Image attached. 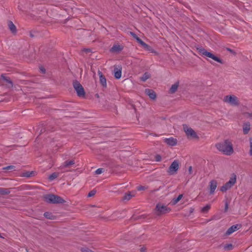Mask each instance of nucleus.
<instances>
[{"label": "nucleus", "mask_w": 252, "mask_h": 252, "mask_svg": "<svg viewBox=\"0 0 252 252\" xmlns=\"http://www.w3.org/2000/svg\"><path fill=\"white\" fill-rule=\"evenodd\" d=\"M217 149L224 155L230 156L233 153V148L231 140L227 139L216 145Z\"/></svg>", "instance_id": "obj_1"}, {"label": "nucleus", "mask_w": 252, "mask_h": 252, "mask_svg": "<svg viewBox=\"0 0 252 252\" xmlns=\"http://www.w3.org/2000/svg\"><path fill=\"white\" fill-rule=\"evenodd\" d=\"M237 176L236 174H233L230 176L229 180L224 185L221 187L220 190L222 192H225L230 189L236 183Z\"/></svg>", "instance_id": "obj_2"}, {"label": "nucleus", "mask_w": 252, "mask_h": 252, "mask_svg": "<svg viewBox=\"0 0 252 252\" xmlns=\"http://www.w3.org/2000/svg\"><path fill=\"white\" fill-rule=\"evenodd\" d=\"M223 101L230 105L236 106L239 104V101L237 97L233 94H229L225 95Z\"/></svg>", "instance_id": "obj_3"}, {"label": "nucleus", "mask_w": 252, "mask_h": 252, "mask_svg": "<svg viewBox=\"0 0 252 252\" xmlns=\"http://www.w3.org/2000/svg\"><path fill=\"white\" fill-rule=\"evenodd\" d=\"M44 199L46 202L52 203H63L64 202L63 198L52 194H49L44 196Z\"/></svg>", "instance_id": "obj_4"}, {"label": "nucleus", "mask_w": 252, "mask_h": 252, "mask_svg": "<svg viewBox=\"0 0 252 252\" xmlns=\"http://www.w3.org/2000/svg\"><path fill=\"white\" fill-rule=\"evenodd\" d=\"M197 50L201 55H204L207 57L212 59L213 60H214L218 63H222V61L220 58H219L218 57L216 56L215 55H214L212 53L208 52L207 50H206L203 48L199 47V48H197Z\"/></svg>", "instance_id": "obj_5"}, {"label": "nucleus", "mask_w": 252, "mask_h": 252, "mask_svg": "<svg viewBox=\"0 0 252 252\" xmlns=\"http://www.w3.org/2000/svg\"><path fill=\"white\" fill-rule=\"evenodd\" d=\"M183 129L188 138L195 139L198 138L196 133L189 126L184 125H183Z\"/></svg>", "instance_id": "obj_6"}, {"label": "nucleus", "mask_w": 252, "mask_h": 252, "mask_svg": "<svg viewBox=\"0 0 252 252\" xmlns=\"http://www.w3.org/2000/svg\"><path fill=\"white\" fill-rule=\"evenodd\" d=\"M73 87L79 97L84 96L85 93L84 88L78 82H74L73 83Z\"/></svg>", "instance_id": "obj_7"}, {"label": "nucleus", "mask_w": 252, "mask_h": 252, "mask_svg": "<svg viewBox=\"0 0 252 252\" xmlns=\"http://www.w3.org/2000/svg\"><path fill=\"white\" fill-rule=\"evenodd\" d=\"M179 168V163L177 160H174L171 164L168 169V173L170 175L176 174Z\"/></svg>", "instance_id": "obj_8"}, {"label": "nucleus", "mask_w": 252, "mask_h": 252, "mask_svg": "<svg viewBox=\"0 0 252 252\" xmlns=\"http://www.w3.org/2000/svg\"><path fill=\"white\" fill-rule=\"evenodd\" d=\"M218 185V181L216 180H212L209 183V192L210 194H213L217 188Z\"/></svg>", "instance_id": "obj_9"}, {"label": "nucleus", "mask_w": 252, "mask_h": 252, "mask_svg": "<svg viewBox=\"0 0 252 252\" xmlns=\"http://www.w3.org/2000/svg\"><path fill=\"white\" fill-rule=\"evenodd\" d=\"M156 209L157 211L160 213H165L169 212L170 211V209L168 208L166 205H165L162 203H158L157 205Z\"/></svg>", "instance_id": "obj_10"}, {"label": "nucleus", "mask_w": 252, "mask_h": 252, "mask_svg": "<svg viewBox=\"0 0 252 252\" xmlns=\"http://www.w3.org/2000/svg\"><path fill=\"white\" fill-rule=\"evenodd\" d=\"M240 227L241 225L240 224L234 225L228 228L226 232V234L228 235H230L232 233L238 230Z\"/></svg>", "instance_id": "obj_11"}, {"label": "nucleus", "mask_w": 252, "mask_h": 252, "mask_svg": "<svg viewBox=\"0 0 252 252\" xmlns=\"http://www.w3.org/2000/svg\"><path fill=\"white\" fill-rule=\"evenodd\" d=\"M98 75L99 77L100 83L103 87H106L107 83L105 77L103 76L102 73L100 71L98 72Z\"/></svg>", "instance_id": "obj_12"}, {"label": "nucleus", "mask_w": 252, "mask_h": 252, "mask_svg": "<svg viewBox=\"0 0 252 252\" xmlns=\"http://www.w3.org/2000/svg\"><path fill=\"white\" fill-rule=\"evenodd\" d=\"M145 93L149 96L151 99L155 100L156 98V94L153 90L150 89H146Z\"/></svg>", "instance_id": "obj_13"}, {"label": "nucleus", "mask_w": 252, "mask_h": 252, "mask_svg": "<svg viewBox=\"0 0 252 252\" xmlns=\"http://www.w3.org/2000/svg\"><path fill=\"white\" fill-rule=\"evenodd\" d=\"M122 76V68L121 67L114 68V76L117 79H120Z\"/></svg>", "instance_id": "obj_14"}, {"label": "nucleus", "mask_w": 252, "mask_h": 252, "mask_svg": "<svg viewBox=\"0 0 252 252\" xmlns=\"http://www.w3.org/2000/svg\"><path fill=\"white\" fill-rule=\"evenodd\" d=\"M1 78L8 83L7 86L8 87H12L13 85L11 80L4 74H2L1 76Z\"/></svg>", "instance_id": "obj_15"}, {"label": "nucleus", "mask_w": 252, "mask_h": 252, "mask_svg": "<svg viewBox=\"0 0 252 252\" xmlns=\"http://www.w3.org/2000/svg\"><path fill=\"white\" fill-rule=\"evenodd\" d=\"M165 142L170 146H174L177 144L176 139L172 137L165 139Z\"/></svg>", "instance_id": "obj_16"}, {"label": "nucleus", "mask_w": 252, "mask_h": 252, "mask_svg": "<svg viewBox=\"0 0 252 252\" xmlns=\"http://www.w3.org/2000/svg\"><path fill=\"white\" fill-rule=\"evenodd\" d=\"M183 194H180L177 197L173 198L170 201V204L172 205L176 204L183 198Z\"/></svg>", "instance_id": "obj_17"}, {"label": "nucleus", "mask_w": 252, "mask_h": 252, "mask_svg": "<svg viewBox=\"0 0 252 252\" xmlns=\"http://www.w3.org/2000/svg\"><path fill=\"white\" fill-rule=\"evenodd\" d=\"M8 26L9 30L11 31V32H13V33L16 32V27L12 22L9 21L8 23Z\"/></svg>", "instance_id": "obj_18"}, {"label": "nucleus", "mask_w": 252, "mask_h": 252, "mask_svg": "<svg viewBox=\"0 0 252 252\" xmlns=\"http://www.w3.org/2000/svg\"><path fill=\"white\" fill-rule=\"evenodd\" d=\"M243 132L244 134H247L249 132L251 129V125L249 123L245 124L243 126Z\"/></svg>", "instance_id": "obj_19"}, {"label": "nucleus", "mask_w": 252, "mask_h": 252, "mask_svg": "<svg viewBox=\"0 0 252 252\" xmlns=\"http://www.w3.org/2000/svg\"><path fill=\"white\" fill-rule=\"evenodd\" d=\"M122 50V47L120 45L116 44L114 45L111 49L112 52H118Z\"/></svg>", "instance_id": "obj_20"}, {"label": "nucleus", "mask_w": 252, "mask_h": 252, "mask_svg": "<svg viewBox=\"0 0 252 252\" xmlns=\"http://www.w3.org/2000/svg\"><path fill=\"white\" fill-rule=\"evenodd\" d=\"M179 87V83L177 82L172 85L170 91L171 93H175Z\"/></svg>", "instance_id": "obj_21"}, {"label": "nucleus", "mask_w": 252, "mask_h": 252, "mask_svg": "<svg viewBox=\"0 0 252 252\" xmlns=\"http://www.w3.org/2000/svg\"><path fill=\"white\" fill-rule=\"evenodd\" d=\"M134 195H135V193L134 192H129L128 193H126L124 197V199L125 200H129L132 196H134Z\"/></svg>", "instance_id": "obj_22"}, {"label": "nucleus", "mask_w": 252, "mask_h": 252, "mask_svg": "<svg viewBox=\"0 0 252 252\" xmlns=\"http://www.w3.org/2000/svg\"><path fill=\"white\" fill-rule=\"evenodd\" d=\"M75 163V162L73 160H69V161H65L63 166V167H67L68 166H69L70 165H73Z\"/></svg>", "instance_id": "obj_23"}, {"label": "nucleus", "mask_w": 252, "mask_h": 252, "mask_svg": "<svg viewBox=\"0 0 252 252\" xmlns=\"http://www.w3.org/2000/svg\"><path fill=\"white\" fill-rule=\"evenodd\" d=\"M150 77V75L148 73H145L141 78V80L143 81H145Z\"/></svg>", "instance_id": "obj_24"}, {"label": "nucleus", "mask_w": 252, "mask_h": 252, "mask_svg": "<svg viewBox=\"0 0 252 252\" xmlns=\"http://www.w3.org/2000/svg\"><path fill=\"white\" fill-rule=\"evenodd\" d=\"M211 208V205L207 204L202 208V212L203 213L207 212Z\"/></svg>", "instance_id": "obj_25"}, {"label": "nucleus", "mask_w": 252, "mask_h": 252, "mask_svg": "<svg viewBox=\"0 0 252 252\" xmlns=\"http://www.w3.org/2000/svg\"><path fill=\"white\" fill-rule=\"evenodd\" d=\"M58 174L57 173H54L49 176V179L50 180H53L54 179L58 177Z\"/></svg>", "instance_id": "obj_26"}, {"label": "nucleus", "mask_w": 252, "mask_h": 252, "mask_svg": "<svg viewBox=\"0 0 252 252\" xmlns=\"http://www.w3.org/2000/svg\"><path fill=\"white\" fill-rule=\"evenodd\" d=\"M81 251L82 252H94L87 248H82Z\"/></svg>", "instance_id": "obj_27"}, {"label": "nucleus", "mask_w": 252, "mask_h": 252, "mask_svg": "<svg viewBox=\"0 0 252 252\" xmlns=\"http://www.w3.org/2000/svg\"><path fill=\"white\" fill-rule=\"evenodd\" d=\"M103 171L104 170L103 168H98L95 171V172L96 174L99 175L103 173Z\"/></svg>", "instance_id": "obj_28"}, {"label": "nucleus", "mask_w": 252, "mask_h": 252, "mask_svg": "<svg viewBox=\"0 0 252 252\" xmlns=\"http://www.w3.org/2000/svg\"><path fill=\"white\" fill-rule=\"evenodd\" d=\"M250 154L252 156V138L250 139Z\"/></svg>", "instance_id": "obj_29"}, {"label": "nucleus", "mask_w": 252, "mask_h": 252, "mask_svg": "<svg viewBox=\"0 0 252 252\" xmlns=\"http://www.w3.org/2000/svg\"><path fill=\"white\" fill-rule=\"evenodd\" d=\"M142 46L146 50H147L149 47V46L145 42H143V43L142 44Z\"/></svg>", "instance_id": "obj_30"}, {"label": "nucleus", "mask_w": 252, "mask_h": 252, "mask_svg": "<svg viewBox=\"0 0 252 252\" xmlns=\"http://www.w3.org/2000/svg\"><path fill=\"white\" fill-rule=\"evenodd\" d=\"M135 39H136V40L137 41V42H138V43H139V44H140L141 45H142V44L143 43V42H143V41L141 39H140L138 37H136V38Z\"/></svg>", "instance_id": "obj_31"}, {"label": "nucleus", "mask_w": 252, "mask_h": 252, "mask_svg": "<svg viewBox=\"0 0 252 252\" xmlns=\"http://www.w3.org/2000/svg\"><path fill=\"white\" fill-rule=\"evenodd\" d=\"M146 189V188H145V187H144V186H138V187H137V189H138V190H144V189Z\"/></svg>", "instance_id": "obj_32"}, {"label": "nucleus", "mask_w": 252, "mask_h": 252, "mask_svg": "<svg viewBox=\"0 0 252 252\" xmlns=\"http://www.w3.org/2000/svg\"><path fill=\"white\" fill-rule=\"evenodd\" d=\"M161 158L160 155H157L156 156V161H160L161 160Z\"/></svg>", "instance_id": "obj_33"}, {"label": "nucleus", "mask_w": 252, "mask_h": 252, "mask_svg": "<svg viewBox=\"0 0 252 252\" xmlns=\"http://www.w3.org/2000/svg\"><path fill=\"white\" fill-rule=\"evenodd\" d=\"M13 166H8L4 167L3 169L4 170H8V169H13Z\"/></svg>", "instance_id": "obj_34"}, {"label": "nucleus", "mask_w": 252, "mask_h": 252, "mask_svg": "<svg viewBox=\"0 0 252 252\" xmlns=\"http://www.w3.org/2000/svg\"><path fill=\"white\" fill-rule=\"evenodd\" d=\"M95 193V191H91V192H90L88 194V196H92L93 195H94Z\"/></svg>", "instance_id": "obj_35"}, {"label": "nucleus", "mask_w": 252, "mask_h": 252, "mask_svg": "<svg viewBox=\"0 0 252 252\" xmlns=\"http://www.w3.org/2000/svg\"><path fill=\"white\" fill-rule=\"evenodd\" d=\"M147 50L149 51L150 52H152V53L154 52V49L151 47H150V46H149L148 49Z\"/></svg>", "instance_id": "obj_36"}, {"label": "nucleus", "mask_w": 252, "mask_h": 252, "mask_svg": "<svg viewBox=\"0 0 252 252\" xmlns=\"http://www.w3.org/2000/svg\"><path fill=\"white\" fill-rule=\"evenodd\" d=\"M130 34L135 38L136 39V37H137L138 36L133 32H130Z\"/></svg>", "instance_id": "obj_37"}, {"label": "nucleus", "mask_w": 252, "mask_h": 252, "mask_svg": "<svg viewBox=\"0 0 252 252\" xmlns=\"http://www.w3.org/2000/svg\"><path fill=\"white\" fill-rule=\"evenodd\" d=\"M0 192L2 194H4V193H6L7 192L6 191H4V189H0Z\"/></svg>", "instance_id": "obj_38"}, {"label": "nucleus", "mask_w": 252, "mask_h": 252, "mask_svg": "<svg viewBox=\"0 0 252 252\" xmlns=\"http://www.w3.org/2000/svg\"><path fill=\"white\" fill-rule=\"evenodd\" d=\"M228 208V205L227 203H225V211H227Z\"/></svg>", "instance_id": "obj_39"}, {"label": "nucleus", "mask_w": 252, "mask_h": 252, "mask_svg": "<svg viewBox=\"0 0 252 252\" xmlns=\"http://www.w3.org/2000/svg\"><path fill=\"white\" fill-rule=\"evenodd\" d=\"M192 171V167L190 166L189 168V173H191Z\"/></svg>", "instance_id": "obj_40"}, {"label": "nucleus", "mask_w": 252, "mask_h": 252, "mask_svg": "<svg viewBox=\"0 0 252 252\" xmlns=\"http://www.w3.org/2000/svg\"><path fill=\"white\" fill-rule=\"evenodd\" d=\"M247 116L252 119V114L248 113Z\"/></svg>", "instance_id": "obj_41"}, {"label": "nucleus", "mask_w": 252, "mask_h": 252, "mask_svg": "<svg viewBox=\"0 0 252 252\" xmlns=\"http://www.w3.org/2000/svg\"><path fill=\"white\" fill-rule=\"evenodd\" d=\"M145 250H146L145 248H144V247H142L141 248L140 251L141 252H144L145 251Z\"/></svg>", "instance_id": "obj_42"}, {"label": "nucleus", "mask_w": 252, "mask_h": 252, "mask_svg": "<svg viewBox=\"0 0 252 252\" xmlns=\"http://www.w3.org/2000/svg\"><path fill=\"white\" fill-rule=\"evenodd\" d=\"M0 237L2 238H4L1 234H0Z\"/></svg>", "instance_id": "obj_43"}, {"label": "nucleus", "mask_w": 252, "mask_h": 252, "mask_svg": "<svg viewBox=\"0 0 252 252\" xmlns=\"http://www.w3.org/2000/svg\"><path fill=\"white\" fill-rule=\"evenodd\" d=\"M41 70H42V71H43V72H44V71H45V70H44V69H41Z\"/></svg>", "instance_id": "obj_44"}]
</instances>
